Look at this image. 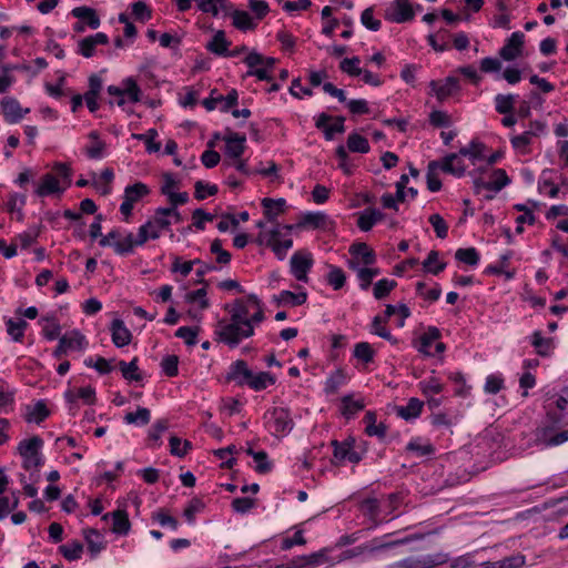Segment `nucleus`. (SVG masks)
Returning a JSON list of instances; mask_svg holds the SVG:
<instances>
[{
	"mask_svg": "<svg viewBox=\"0 0 568 568\" xmlns=\"http://www.w3.org/2000/svg\"><path fill=\"white\" fill-rule=\"evenodd\" d=\"M150 224V235L152 240L160 237L162 231H170L171 220L165 215L160 214V207L154 212V215L146 222Z\"/></svg>",
	"mask_w": 568,
	"mask_h": 568,
	"instance_id": "nucleus-25",
	"label": "nucleus"
},
{
	"mask_svg": "<svg viewBox=\"0 0 568 568\" xmlns=\"http://www.w3.org/2000/svg\"><path fill=\"white\" fill-rule=\"evenodd\" d=\"M361 59L358 57L345 58L339 63V69L351 77H358L363 70L358 67Z\"/></svg>",
	"mask_w": 568,
	"mask_h": 568,
	"instance_id": "nucleus-53",
	"label": "nucleus"
},
{
	"mask_svg": "<svg viewBox=\"0 0 568 568\" xmlns=\"http://www.w3.org/2000/svg\"><path fill=\"white\" fill-rule=\"evenodd\" d=\"M265 424L273 430L272 434H287L294 427L291 412L286 407H273L265 412L263 416Z\"/></svg>",
	"mask_w": 568,
	"mask_h": 568,
	"instance_id": "nucleus-3",
	"label": "nucleus"
},
{
	"mask_svg": "<svg viewBox=\"0 0 568 568\" xmlns=\"http://www.w3.org/2000/svg\"><path fill=\"white\" fill-rule=\"evenodd\" d=\"M61 339L65 341V347L67 349H77L82 351L87 346V339L83 334H81L78 329H73L70 335H63L61 336Z\"/></svg>",
	"mask_w": 568,
	"mask_h": 568,
	"instance_id": "nucleus-42",
	"label": "nucleus"
},
{
	"mask_svg": "<svg viewBox=\"0 0 568 568\" xmlns=\"http://www.w3.org/2000/svg\"><path fill=\"white\" fill-rule=\"evenodd\" d=\"M373 13L374 9L372 7L366 8L361 14V22L366 29L371 31H378L382 27V22L381 20L375 19Z\"/></svg>",
	"mask_w": 568,
	"mask_h": 568,
	"instance_id": "nucleus-59",
	"label": "nucleus"
},
{
	"mask_svg": "<svg viewBox=\"0 0 568 568\" xmlns=\"http://www.w3.org/2000/svg\"><path fill=\"white\" fill-rule=\"evenodd\" d=\"M223 140L225 141V155L240 159L245 151L246 136L230 131Z\"/></svg>",
	"mask_w": 568,
	"mask_h": 568,
	"instance_id": "nucleus-16",
	"label": "nucleus"
},
{
	"mask_svg": "<svg viewBox=\"0 0 568 568\" xmlns=\"http://www.w3.org/2000/svg\"><path fill=\"white\" fill-rule=\"evenodd\" d=\"M424 403L416 397H412L406 406H397L396 413L405 420L416 418L420 415Z\"/></svg>",
	"mask_w": 568,
	"mask_h": 568,
	"instance_id": "nucleus-30",
	"label": "nucleus"
},
{
	"mask_svg": "<svg viewBox=\"0 0 568 568\" xmlns=\"http://www.w3.org/2000/svg\"><path fill=\"white\" fill-rule=\"evenodd\" d=\"M83 537L91 558H95L105 548L104 538L99 530L94 528L84 529Z\"/></svg>",
	"mask_w": 568,
	"mask_h": 568,
	"instance_id": "nucleus-21",
	"label": "nucleus"
},
{
	"mask_svg": "<svg viewBox=\"0 0 568 568\" xmlns=\"http://www.w3.org/2000/svg\"><path fill=\"white\" fill-rule=\"evenodd\" d=\"M455 258L469 266H475L479 262V253L475 247L458 248L455 252Z\"/></svg>",
	"mask_w": 568,
	"mask_h": 568,
	"instance_id": "nucleus-45",
	"label": "nucleus"
},
{
	"mask_svg": "<svg viewBox=\"0 0 568 568\" xmlns=\"http://www.w3.org/2000/svg\"><path fill=\"white\" fill-rule=\"evenodd\" d=\"M27 326L28 323L24 320H19L16 322L10 318L7 322V332L13 338V341L19 342L22 339Z\"/></svg>",
	"mask_w": 568,
	"mask_h": 568,
	"instance_id": "nucleus-52",
	"label": "nucleus"
},
{
	"mask_svg": "<svg viewBox=\"0 0 568 568\" xmlns=\"http://www.w3.org/2000/svg\"><path fill=\"white\" fill-rule=\"evenodd\" d=\"M60 554L69 561H74L81 558L83 552V545L79 540H72L59 547Z\"/></svg>",
	"mask_w": 568,
	"mask_h": 568,
	"instance_id": "nucleus-36",
	"label": "nucleus"
},
{
	"mask_svg": "<svg viewBox=\"0 0 568 568\" xmlns=\"http://www.w3.org/2000/svg\"><path fill=\"white\" fill-rule=\"evenodd\" d=\"M210 250L211 253L216 255V262L219 264L226 265L231 262L232 255L222 247V241L220 239L212 241Z\"/></svg>",
	"mask_w": 568,
	"mask_h": 568,
	"instance_id": "nucleus-56",
	"label": "nucleus"
},
{
	"mask_svg": "<svg viewBox=\"0 0 568 568\" xmlns=\"http://www.w3.org/2000/svg\"><path fill=\"white\" fill-rule=\"evenodd\" d=\"M216 334L221 342L235 348L243 338L253 336L254 327L250 323L242 324L232 320L231 322L220 321Z\"/></svg>",
	"mask_w": 568,
	"mask_h": 568,
	"instance_id": "nucleus-1",
	"label": "nucleus"
},
{
	"mask_svg": "<svg viewBox=\"0 0 568 568\" xmlns=\"http://www.w3.org/2000/svg\"><path fill=\"white\" fill-rule=\"evenodd\" d=\"M440 331L435 326H429L427 331L420 336V346L418 347V352L430 356L432 353L428 351V347L433 342L440 338Z\"/></svg>",
	"mask_w": 568,
	"mask_h": 568,
	"instance_id": "nucleus-41",
	"label": "nucleus"
},
{
	"mask_svg": "<svg viewBox=\"0 0 568 568\" xmlns=\"http://www.w3.org/2000/svg\"><path fill=\"white\" fill-rule=\"evenodd\" d=\"M286 201L284 199H270L265 197L262 200V206L264 207V215L267 221L273 222L275 219L284 212Z\"/></svg>",
	"mask_w": 568,
	"mask_h": 568,
	"instance_id": "nucleus-27",
	"label": "nucleus"
},
{
	"mask_svg": "<svg viewBox=\"0 0 568 568\" xmlns=\"http://www.w3.org/2000/svg\"><path fill=\"white\" fill-rule=\"evenodd\" d=\"M42 321L51 322L50 325H47V326L43 327V336L47 339H49V341H53V339L60 338L61 326L55 321V318L54 317H50V316H45V317H42Z\"/></svg>",
	"mask_w": 568,
	"mask_h": 568,
	"instance_id": "nucleus-61",
	"label": "nucleus"
},
{
	"mask_svg": "<svg viewBox=\"0 0 568 568\" xmlns=\"http://www.w3.org/2000/svg\"><path fill=\"white\" fill-rule=\"evenodd\" d=\"M230 16L233 19V26L241 31L253 30L256 27L252 17L246 11L233 10Z\"/></svg>",
	"mask_w": 568,
	"mask_h": 568,
	"instance_id": "nucleus-34",
	"label": "nucleus"
},
{
	"mask_svg": "<svg viewBox=\"0 0 568 568\" xmlns=\"http://www.w3.org/2000/svg\"><path fill=\"white\" fill-rule=\"evenodd\" d=\"M397 283L394 280L382 278L377 281L373 288V294L376 300H383L396 287Z\"/></svg>",
	"mask_w": 568,
	"mask_h": 568,
	"instance_id": "nucleus-49",
	"label": "nucleus"
},
{
	"mask_svg": "<svg viewBox=\"0 0 568 568\" xmlns=\"http://www.w3.org/2000/svg\"><path fill=\"white\" fill-rule=\"evenodd\" d=\"M110 95H125L132 103L140 102L142 90L133 78H126L122 81V87L109 85L106 89Z\"/></svg>",
	"mask_w": 568,
	"mask_h": 568,
	"instance_id": "nucleus-8",
	"label": "nucleus"
},
{
	"mask_svg": "<svg viewBox=\"0 0 568 568\" xmlns=\"http://www.w3.org/2000/svg\"><path fill=\"white\" fill-rule=\"evenodd\" d=\"M113 344L121 348L131 343L132 334L120 318H114L110 326Z\"/></svg>",
	"mask_w": 568,
	"mask_h": 568,
	"instance_id": "nucleus-18",
	"label": "nucleus"
},
{
	"mask_svg": "<svg viewBox=\"0 0 568 568\" xmlns=\"http://www.w3.org/2000/svg\"><path fill=\"white\" fill-rule=\"evenodd\" d=\"M375 351L372 345L367 342H359L354 347V357L362 361L365 364L374 361Z\"/></svg>",
	"mask_w": 568,
	"mask_h": 568,
	"instance_id": "nucleus-47",
	"label": "nucleus"
},
{
	"mask_svg": "<svg viewBox=\"0 0 568 568\" xmlns=\"http://www.w3.org/2000/svg\"><path fill=\"white\" fill-rule=\"evenodd\" d=\"M329 548H323L320 551L313 552L308 556H303L297 559L300 568H316L321 565H333L334 560L328 557Z\"/></svg>",
	"mask_w": 568,
	"mask_h": 568,
	"instance_id": "nucleus-19",
	"label": "nucleus"
},
{
	"mask_svg": "<svg viewBox=\"0 0 568 568\" xmlns=\"http://www.w3.org/2000/svg\"><path fill=\"white\" fill-rule=\"evenodd\" d=\"M332 225L329 217L323 212H308L296 223L298 229L328 230Z\"/></svg>",
	"mask_w": 568,
	"mask_h": 568,
	"instance_id": "nucleus-15",
	"label": "nucleus"
},
{
	"mask_svg": "<svg viewBox=\"0 0 568 568\" xmlns=\"http://www.w3.org/2000/svg\"><path fill=\"white\" fill-rule=\"evenodd\" d=\"M531 344L536 348L538 355H540V356L549 355L551 339L542 337V335L539 331H536L532 334Z\"/></svg>",
	"mask_w": 568,
	"mask_h": 568,
	"instance_id": "nucleus-54",
	"label": "nucleus"
},
{
	"mask_svg": "<svg viewBox=\"0 0 568 568\" xmlns=\"http://www.w3.org/2000/svg\"><path fill=\"white\" fill-rule=\"evenodd\" d=\"M333 118L327 113H321L316 120H315V126L316 129L321 130L324 134V138L326 141H332L334 139L335 133H344L346 128L344 125L345 118L342 115H338L335 118V123L332 125H328V122Z\"/></svg>",
	"mask_w": 568,
	"mask_h": 568,
	"instance_id": "nucleus-6",
	"label": "nucleus"
},
{
	"mask_svg": "<svg viewBox=\"0 0 568 568\" xmlns=\"http://www.w3.org/2000/svg\"><path fill=\"white\" fill-rule=\"evenodd\" d=\"M414 10L408 0H394L386 11L385 18L396 23H404L414 19Z\"/></svg>",
	"mask_w": 568,
	"mask_h": 568,
	"instance_id": "nucleus-7",
	"label": "nucleus"
},
{
	"mask_svg": "<svg viewBox=\"0 0 568 568\" xmlns=\"http://www.w3.org/2000/svg\"><path fill=\"white\" fill-rule=\"evenodd\" d=\"M204 507L205 504L203 503V500L197 497H194L185 507L183 516L185 517L189 524H193L195 521L196 514L201 513L204 509Z\"/></svg>",
	"mask_w": 568,
	"mask_h": 568,
	"instance_id": "nucleus-51",
	"label": "nucleus"
},
{
	"mask_svg": "<svg viewBox=\"0 0 568 568\" xmlns=\"http://www.w3.org/2000/svg\"><path fill=\"white\" fill-rule=\"evenodd\" d=\"M525 34L520 31L511 33L504 47L499 50V55L505 61H514L523 53Z\"/></svg>",
	"mask_w": 568,
	"mask_h": 568,
	"instance_id": "nucleus-11",
	"label": "nucleus"
},
{
	"mask_svg": "<svg viewBox=\"0 0 568 568\" xmlns=\"http://www.w3.org/2000/svg\"><path fill=\"white\" fill-rule=\"evenodd\" d=\"M71 14L82 21H84L91 29L95 30L100 27V18L97 11L92 8L82 6L72 9Z\"/></svg>",
	"mask_w": 568,
	"mask_h": 568,
	"instance_id": "nucleus-28",
	"label": "nucleus"
},
{
	"mask_svg": "<svg viewBox=\"0 0 568 568\" xmlns=\"http://www.w3.org/2000/svg\"><path fill=\"white\" fill-rule=\"evenodd\" d=\"M243 61L251 69L255 68L257 65L264 64V68H266L268 71H271L277 62V60L275 58H272V57L265 58L256 51L250 52L244 58Z\"/></svg>",
	"mask_w": 568,
	"mask_h": 568,
	"instance_id": "nucleus-33",
	"label": "nucleus"
},
{
	"mask_svg": "<svg viewBox=\"0 0 568 568\" xmlns=\"http://www.w3.org/2000/svg\"><path fill=\"white\" fill-rule=\"evenodd\" d=\"M438 256L439 253L435 250L428 253L427 258L423 262V267L426 272L437 275L445 270L446 263L439 262Z\"/></svg>",
	"mask_w": 568,
	"mask_h": 568,
	"instance_id": "nucleus-46",
	"label": "nucleus"
},
{
	"mask_svg": "<svg viewBox=\"0 0 568 568\" xmlns=\"http://www.w3.org/2000/svg\"><path fill=\"white\" fill-rule=\"evenodd\" d=\"M67 186H60L59 180L53 174L45 173L41 179V183L34 190V193L40 197L49 196L55 193L61 195Z\"/></svg>",
	"mask_w": 568,
	"mask_h": 568,
	"instance_id": "nucleus-17",
	"label": "nucleus"
},
{
	"mask_svg": "<svg viewBox=\"0 0 568 568\" xmlns=\"http://www.w3.org/2000/svg\"><path fill=\"white\" fill-rule=\"evenodd\" d=\"M494 180L490 181L491 191L497 193L510 183L506 171L504 169H496L493 172Z\"/></svg>",
	"mask_w": 568,
	"mask_h": 568,
	"instance_id": "nucleus-58",
	"label": "nucleus"
},
{
	"mask_svg": "<svg viewBox=\"0 0 568 568\" xmlns=\"http://www.w3.org/2000/svg\"><path fill=\"white\" fill-rule=\"evenodd\" d=\"M409 568H435L444 565L449 560L448 554L437 552L429 554L420 557H407L406 558Z\"/></svg>",
	"mask_w": 568,
	"mask_h": 568,
	"instance_id": "nucleus-14",
	"label": "nucleus"
},
{
	"mask_svg": "<svg viewBox=\"0 0 568 568\" xmlns=\"http://www.w3.org/2000/svg\"><path fill=\"white\" fill-rule=\"evenodd\" d=\"M274 302L277 306L281 305H292L300 306L303 305L307 300L306 292L293 293L291 291H282L278 295L273 297Z\"/></svg>",
	"mask_w": 568,
	"mask_h": 568,
	"instance_id": "nucleus-26",
	"label": "nucleus"
},
{
	"mask_svg": "<svg viewBox=\"0 0 568 568\" xmlns=\"http://www.w3.org/2000/svg\"><path fill=\"white\" fill-rule=\"evenodd\" d=\"M516 95L497 94L495 97V109L499 114L513 113L515 109Z\"/></svg>",
	"mask_w": 568,
	"mask_h": 568,
	"instance_id": "nucleus-40",
	"label": "nucleus"
},
{
	"mask_svg": "<svg viewBox=\"0 0 568 568\" xmlns=\"http://www.w3.org/2000/svg\"><path fill=\"white\" fill-rule=\"evenodd\" d=\"M283 233L280 227H274L267 233L266 245L270 246L278 260H284L287 251L293 246V240H282Z\"/></svg>",
	"mask_w": 568,
	"mask_h": 568,
	"instance_id": "nucleus-10",
	"label": "nucleus"
},
{
	"mask_svg": "<svg viewBox=\"0 0 568 568\" xmlns=\"http://www.w3.org/2000/svg\"><path fill=\"white\" fill-rule=\"evenodd\" d=\"M200 328L197 326H182L175 332V336L184 339L187 346H194L197 343V334Z\"/></svg>",
	"mask_w": 568,
	"mask_h": 568,
	"instance_id": "nucleus-55",
	"label": "nucleus"
},
{
	"mask_svg": "<svg viewBox=\"0 0 568 568\" xmlns=\"http://www.w3.org/2000/svg\"><path fill=\"white\" fill-rule=\"evenodd\" d=\"M150 189L142 182H136L132 185H128L124 190V199L120 205V212L128 219L132 214L134 203L141 197L148 195Z\"/></svg>",
	"mask_w": 568,
	"mask_h": 568,
	"instance_id": "nucleus-4",
	"label": "nucleus"
},
{
	"mask_svg": "<svg viewBox=\"0 0 568 568\" xmlns=\"http://www.w3.org/2000/svg\"><path fill=\"white\" fill-rule=\"evenodd\" d=\"M164 374L174 377L179 374V357L176 355H168L161 362Z\"/></svg>",
	"mask_w": 568,
	"mask_h": 568,
	"instance_id": "nucleus-60",
	"label": "nucleus"
},
{
	"mask_svg": "<svg viewBox=\"0 0 568 568\" xmlns=\"http://www.w3.org/2000/svg\"><path fill=\"white\" fill-rule=\"evenodd\" d=\"M151 420V412L145 407H139L136 412L126 413L124 416V422L126 424H135V425H148Z\"/></svg>",
	"mask_w": 568,
	"mask_h": 568,
	"instance_id": "nucleus-43",
	"label": "nucleus"
},
{
	"mask_svg": "<svg viewBox=\"0 0 568 568\" xmlns=\"http://www.w3.org/2000/svg\"><path fill=\"white\" fill-rule=\"evenodd\" d=\"M438 165L440 171L456 178H462L467 169L463 156L458 152L445 155L442 160H438Z\"/></svg>",
	"mask_w": 568,
	"mask_h": 568,
	"instance_id": "nucleus-13",
	"label": "nucleus"
},
{
	"mask_svg": "<svg viewBox=\"0 0 568 568\" xmlns=\"http://www.w3.org/2000/svg\"><path fill=\"white\" fill-rule=\"evenodd\" d=\"M419 387L425 396L439 394L444 389V385L435 377H430L428 381L420 382Z\"/></svg>",
	"mask_w": 568,
	"mask_h": 568,
	"instance_id": "nucleus-62",
	"label": "nucleus"
},
{
	"mask_svg": "<svg viewBox=\"0 0 568 568\" xmlns=\"http://www.w3.org/2000/svg\"><path fill=\"white\" fill-rule=\"evenodd\" d=\"M132 13L136 20L145 22L151 19L152 11L144 1L132 3Z\"/></svg>",
	"mask_w": 568,
	"mask_h": 568,
	"instance_id": "nucleus-63",
	"label": "nucleus"
},
{
	"mask_svg": "<svg viewBox=\"0 0 568 568\" xmlns=\"http://www.w3.org/2000/svg\"><path fill=\"white\" fill-rule=\"evenodd\" d=\"M110 516L113 519L112 531L118 535H126L131 528L126 511L118 509L111 514H105L102 519L106 520Z\"/></svg>",
	"mask_w": 568,
	"mask_h": 568,
	"instance_id": "nucleus-23",
	"label": "nucleus"
},
{
	"mask_svg": "<svg viewBox=\"0 0 568 568\" xmlns=\"http://www.w3.org/2000/svg\"><path fill=\"white\" fill-rule=\"evenodd\" d=\"M438 171H440L438 160H433L428 162L426 172V184L427 189L430 192H438L442 189V181L438 178Z\"/></svg>",
	"mask_w": 568,
	"mask_h": 568,
	"instance_id": "nucleus-31",
	"label": "nucleus"
},
{
	"mask_svg": "<svg viewBox=\"0 0 568 568\" xmlns=\"http://www.w3.org/2000/svg\"><path fill=\"white\" fill-rule=\"evenodd\" d=\"M347 149L356 153H368L371 150L368 140L356 132L348 135Z\"/></svg>",
	"mask_w": 568,
	"mask_h": 568,
	"instance_id": "nucleus-38",
	"label": "nucleus"
},
{
	"mask_svg": "<svg viewBox=\"0 0 568 568\" xmlns=\"http://www.w3.org/2000/svg\"><path fill=\"white\" fill-rule=\"evenodd\" d=\"M152 519L158 521L162 527H170L172 530H176L179 527L178 519L171 516L164 508L153 513Z\"/></svg>",
	"mask_w": 568,
	"mask_h": 568,
	"instance_id": "nucleus-50",
	"label": "nucleus"
},
{
	"mask_svg": "<svg viewBox=\"0 0 568 568\" xmlns=\"http://www.w3.org/2000/svg\"><path fill=\"white\" fill-rule=\"evenodd\" d=\"M42 446L43 440L40 436L37 435L29 439H23L19 443L17 450L23 458L22 467L26 470H30L31 468H39L43 465L44 460L40 452Z\"/></svg>",
	"mask_w": 568,
	"mask_h": 568,
	"instance_id": "nucleus-2",
	"label": "nucleus"
},
{
	"mask_svg": "<svg viewBox=\"0 0 568 568\" xmlns=\"http://www.w3.org/2000/svg\"><path fill=\"white\" fill-rule=\"evenodd\" d=\"M0 106L4 116V120L8 123H18L21 121V111L22 106L19 101L11 97H6L1 100Z\"/></svg>",
	"mask_w": 568,
	"mask_h": 568,
	"instance_id": "nucleus-20",
	"label": "nucleus"
},
{
	"mask_svg": "<svg viewBox=\"0 0 568 568\" xmlns=\"http://www.w3.org/2000/svg\"><path fill=\"white\" fill-rule=\"evenodd\" d=\"M484 150L485 145L483 143L473 140L468 146L462 148L458 153L462 156H468L471 163L475 164L476 161L483 160L485 158Z\"/></svg>",
	"mask_w": 568,
	"mask_h": 568,
	"instance_id": "nucleus-37",
	"label": "nucleus"
},
{
	"mask_svg": "<svg viewBox=\"0 0 568 568\" xmlns=\"http://www.w3.org/2000/svg\"><path fill=\"white\" fill-rule=\"evenodd\" d=\"M346 382V374L343 369H336L325 382L324 390L327 395L336 394L338 388Z\"/></svg>",
	"mask_w": 568,
	"mask_h": 568,
	"instance_id": "nucleus-39",
	"label": "nucleus"
},
{
	"mask_svg": "<svg viewBox=\"0 0 568 568\" xmlns=\"http://www.w3.org/2000/svg\"><path fill=\"white\" fill-rule=\"evenodd\" d=\"M118 365L124 379L129 382L142 381L143 376L139 371L138 357H134L130 363L120 361Z\"/></svg>",
	"mask_w": 568,
	"mask_h": 568,
	"instance_id": "nucleus-32",
	"label": "nucleus"
},
{
	"mask_svg": "<svg viewBox=\"0 0 568 568\" xmlns=\"http://www.w3.org/2000/svg\"><path fill=\"white\" fill-rule=\"evenodd\" d=\"M429 87L439 102L460 90L459 79L456 77H447L444 82L432 80Z\"/></svg>",
	"mask_w": 568,
	"mask_h": 568,
	"instance_id": "nucleus-12",
	"label": "nucleus"
},
{
	"mask_svg": "<svg viewBox=\"0 0 568 568\" xmlns=\"http://www.w3.org/2000/svg\"><path fill=\"white\" fill-rule=\"evenodd\" d=\"M193 225L196 230H204L205 222H212L214 215L205 212L203 209H195L192 213Z\"/></svg>",
	"mask_w": 568,
	"mask_h": 568,
	"instance_id": "nucleus-64",
	"label": "nucleus"
},
{
	"mask_svg": "<svg viewBox=\"0 0 568 568\" xmlns=\"http://www.w3.org/2000/svg\"><path fill=\"white\" fill-rule=\"evenodd\" d=\"M253 377V372L250 369L247 363L243 359L233 362L226 373L225 379L234 382L237 386H248V382Z\"/></svg>",
	"mask_w": 568,
	"mask_h": 568,
	"instance_id": "nucleus-9",
	"label": "nucleus"
},
{
	"mask_svg": "<svg viewBox=\"0 0 568 568\" xmlns=\"http://www.w3.org/2000/svg\"><path fill=\"white\" fill-rule=\"evenodd\" d=\"M230 45L231 42L226 39L225 32L223 30H219L215 32L211 41L206 43L205 49L215 55L226 57V54H229Z\"/></svg>",
	"mask_w": 568,
	"mask_h": 568,
	"instance_id": "nucleus-22",
	"label": "nucleus"
},
{
	"mask_svg": "<svg viewBox=\"0 0 568 568\" xmlns=\"http://www.w3.org/2000/svg\"><path fill=\"white\" fill-rule=\"evenodd\" d=\"M194 196L196 200H204L206 195H215L219 192V187L215 184H206L203 181H196L194 184Z\"/></svg>",
	"mask_w": 568,
	"mask_h": 568,
	"instance_id": "nucleus-57",
	"label": "nucleus"
},
{
	"mask_svg": "<svg viewBox=\"0 0 568 568\" xmlns=\"http://www.w3.org/2000/svg\"><path fill=\"white\" fill-rule=\"evenodd\" d=\"M349 254L361 258L364 265H373L376 262L375 252L364 242H356L349 246Z\"/></svg>",
	"mask_w": 568,
	"mask_h": 568,
	"instance_id": "nucleus-24",
	"label": "nucleus"
},
{
	"mask_svg": "<svg viewBox=\"0 0 568 568\" xmlns=\"http://www.w3.org/2000/svg\"><path fill=\"white\" fill-rule=\"evenodd\" d=\"M276 378L268 372H260L258 374L253 373V377L248 382V387L255 392L265 389L268 385H274Z\"/></svg>",
	"mask_w": 568,
	"mask_h": 568,
	"instance_id": "nucleus-35",
	"label": "nucleus"
},
{
	"mask_svg": "<svg viewBox=\"0 0 568 568\" xmlns=\"http://www.w3.org/2000/svg\"><path fill=\"white\" fill-rule=\"evenodd\" d=\"M326 281L334 290L337 291L345 285L346 276L341 267L329 265V272L326 276Z\"/></svg>",
	"mask_w": 568,
	"mask_h": 568,
	"instance_id": "nucleus-48",
	"label": "nucleus"
},
{
	"mask_svg": "<svg viewBox=\"0 0 568 568\" xmlns=\"http://www.w3.org/2000/svg\"><path fill=\"white\" fill-rule=\"evenodd\" d=\"M291 273L297 281L307 282V273L313 266V257L308 252L297 251L295 252L290 261Z\"/></svg>",
	"mask_w": 568,
	"mask_h": 568,
	"instance_id": "nucleus-5",
	"label": "nucleus"
},
{
	"mask_svg": "<svg viewBox=\"0 0 568 568\" xmlns=\"http://www.w3.org/2000/svg\"><path fill=\"white\" fill-rule=\"evenodd\" d=\"M26 409V420L28 423L40 424L50 415V410L43 400H38L33 406L28 405Z\"/></svg>",
	"mask_w": 568,
	"mask_h": 568,
	"instance_id": "nucleus-29",
	"label": "nucleus"
},
{
	"mask_svg": "<svg viewBox=\"0 0 568 568\" xmlns=\"http://www.w3.org/2000/svg\"><path fill=\"white\" fill-rule=\"evenodd\" d=\"M342 415L347 419L354 417L365 406L362 400H354L352 395H345L342 398Z\"/></svg>",
	"mask_w": 568,
	"mask_h": 568,
	"instance_id": "nucleus-44",
	"label": "nucleus"
}]
</instances>
